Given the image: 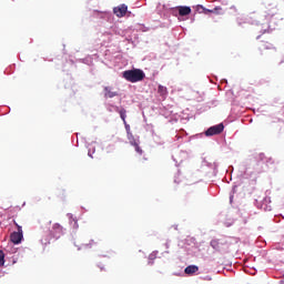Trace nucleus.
I'll use <instances>...</instances> for the list:
<instances>
[{
    "label": "nucleus",
    "mask_w": 284,
    "mask_h": 284,
    "mask_svg": "<svg viewBox=\"0 0 284 284\" xmlns=\"http://www.w3.org/2000/svg\"><path fill=\"white\" fill-rule=\"evenodd\" d=\"M223 130H225V126L223 125V123L213 125L205 131V136H214L216 134H221Z\"/></svg>",
    "instance_id": "nucleus-5"
},
{
    "label": "nucleus",
    "mask_w": 284,
    "mask_h": 284,
    "mask_svg": "<svg viewBox=\"0 0 284 284\" xmlns=\"http://www.w3.org/2000/svg\"><path fill=\"white\" fill-rule=\"evenodd\" d=\"M6 264V254L3 253V251H0V265H4Z\"/></svg>",
    "instance_id": "nucleus-19"
},
{
    "label": "nucleus",
    "mask_w": 284,
    "mask_h": 284,
    "mask_svg": "<svg viewBox=\"0 0 284 284\" xmlns=\"http://www.w3.org/2000/svg\"><path fill=\"white\" fill-rule=\"evenodd\" d=\"M180 17H187V14L192 13V9L190 7H178Z\"/></svg>",
    "instance_id": "nucleus-10"
},
{
    "label": "nucleus",
    "mask_w": 284,
    "mask_h": 284,
    "mask_svg": "<svg viewBox=\"0 0 284 284\" xmlns=\"http://www.w3.org/2000/svg\"><path fill=\"white\" fill-rule=\"evenodd\" d=\"M63 236V226L59 223H54L52 229L44 232L41 237L42 245H50L51 241H59Z\"/></svg>",
    "instance_id": "nucleus-1"
},
{
    "label": "nucleus",
    "mask_w": 284,
    "mask_h": 284,
    "mask_svg": "<svg viewBox=\"0 0 284 284\" xmlns=\"http://www.w3.org/2000/svg\"><path fill=\"white\" fill-rule=\"evenodd\" d=\"M221 10H223V8L221 7H215L213 9H204V13H213V14H221Z\"/></svg>",
    "instance_id": "nucleus-12"
},
{
    "label": "nucleus",
    "mask_w": 284,
    "mask_h": 284,
    "mask_svg": "<svg viewBox=\"0 0 284 284\" xmlns=\"http://www.w3.org/2000/svg\"><path fill=\"white\" fill-rule=\"evenodd\" d=\"M104 97L105 99H114V97H119V92L113 91L111 87H104Z\"/></svg>",
    "instance_id": "nucleus-9"
},
{
    "label": "nucleus",
    "mask_w": 284,
    "mask_h": 284,
    "mask_svg": "<svg viewBox=\"0 0 284 284\" xmlns=\"http://www.w3.org/2000/svg\"><path fill=\"white\" fill-rule=\"evenodd\" d=\"M210 245L215 250V252H221L223 246L227 245V240L225 237L213 239L211 240Z\"/></svg>",
    "instance_id": "nucleus-4"
},
{
    "label": "nucleus",
    "mask_w": 284,
    "mask_h": 284,
    "mask_svg": "<svg viewBox=\"0 0 284 284\" xmlns=\"http://www.w3.org/2000/svg\"><path fill=\"white\" fill-rule=\"evenodd\" d=\"M68 196V194L65 193V190L60 189L58 191V199H60V201H65V197Z\"/></svg>",
    "instance_id": "nucleus-14"
},
{
    "label": "nucleus",
    "mask_w": 284,
    "mask_h": 284,
    "mask_svg": "<svg viewBox=\"0 0 284 284\" xmlns=\"http://www.w3.org/2000/svg\"><path fill=\"white\" fill-rule=\"evenodd\" d=\"M14 225L18 227V231L11 233L10 241L13 243V245H19V243L23 241V229L21 225H18L17 222H14Z\"/></svg>",
    "instance_id": "nucleus-3"
},
{
    "label": "nucleus",
    "mask_w": 284,
    "mask_h": 284,
    "mask_svg": "<svg viewBox=\"0 0 284 284\" xmlns=\"http://www.w3.org/2000/svg\"><path fill=\"white\" fill-rule=\"evenodd\" d=\"M128 139H129L131 145H132V143H136L134 135L130 131H128Z\"/></svg>",
    "instance_id": "nucleus-18"
},
{
    "label": "nucleus",
    "mask_w": 284,
    "mask_h": 284,
    "mask_svg": "<svg viewBox=\"0 0 284 284\" xmlns=\"http://www.w3.org/2000/svg\"><path fill=\"white\" fill-rule=\"evenodd\" d=\"M98 267L100 268V272H105V265L102 263L98 264Z\"/></svg>",
    "instance_id": "nucleus-20"
},
{
    "label": "nucleus",
    "mask_w": 284,
    "mask_h": 284,
    "mask_svg": "<svg viewBox=\"0 0 284 284\" xmlns=\"http://www.w3.org/2000/svg\"><path fill=\"white\" fill-rule=\"evenodd\" d=\"M251 23H254V21H251Z\"/></svg>",
    "instance_id": "nucleus-23"
},
{
    "label": "nucleus",
    "mask_w": 284,
    "mask_h": 284,
    "mask_svg": "<svg viewBox=\"0 0 284 284\" xmlns=\"http://www.w3.org/2000/svg\"><path fill=\"white\" fill-rule=\"evenodd\" d=\"M264 12L265 14H267V17H276V14H278V9L276 8V4L274 3H270V2H266L264 4Z\"/></svg>",
    "instance_id": "nucleus-6"
},
{
    "label": "nucleus",
    "mask_w": 284,
    "mask_h": 284,
    "mask_svg": "<svg viewBox=\"0 0 284 284\" xmlns=\"http://www.w3.org/2000/svg\"><path fill=\"white\" fill-rule=\"evenodd\" d=\"M123 79L129 81V83H139L145 79V72L141 69L126 70L122 73Z\"/></svg>",
    "instance_id": "nucleus-2"
},
{
    "label": "nucleus",
    "mask_w": 284,
    "mask_h": 284,
    "mask_svg": "<svg viewBox=\"0 0 284 284\" xmlns=\"http://www.w3.org/2000/svg\"><path fill=\"white\" fill-rule=\"evenodd\" d=\"M113 12L116 17H119L121 19V17H125V14H128V6L120 4L119 7H115L113 9Z\"/></svg>",
    "instance_id": "nucleus-7"
},
{
    "label": "nucleus",
    "mask_w": 284,
    "mask_h": 284,
    "mask_svg": "<svg viewBox=\"0 0 284 284\" xmlns=\"http://www.w3.org/2000/svg\"><path fill=\"white\" fill-rule=\"evenodd\" d=\"M248 19H254V13H251Z\"/></svg>",
    "instance_id": "nucleus-21"
},
{
    "label": "nucleus",
    "mask_w": 284,
    "mask_h": 284,
    "mask_svg": "<svg viewBox=\"0 0 284 284\" xmlns=\"http://www.w3.org/2000/svg\"><path fill=\"white\" fill-rule=\"evenodd\" d=\"M133 148L135 149V152L138 154H143V149H141V146H139L138 142H132Z\"/></svg>",
    "instance_id": "nucleus-15"
},
{
    "label": "nucleus",
    "mask_w": 284,
    "mask_h": 284,
    "mask_svg": "<svg viewBox=\"0 0 284 284\" xmlns=\"http://www.w3.org/2000/svg\"><path fill=\"white\" fill-rule=\"evenodd\" d=\"M236 193V186H233V194Z\"/></svg>",
    "instance_id": "nucleus-22"
},
{
    "label": "nucleus",
    "mask_w": 284,
    "mask_h": 284,
    "mask_svg": "<svg viewBox=\"0 0 284 284\" xmlns=\"http://www.w3.org/2000/svg\"><path fill=\"white\" fill-rule=\"evenodd\" d=\"M158 93L160 94V97H163V98L168 97V88L160 84L158 87Z\"/></svg>",
    "instance_id": "nucleus-13"
},
{
    "label": "nucleus",
    "mask_w": 284,
    "mask_h": 284,
    "mask_svg": "<svg viewBox=\"0 0 284 284\" xmlns=\"http://www.w3.org/2000/svg\"><path fill=\"white\" fill-rule=\"evenodd\" d=\"M199 272V266L196 265H189L184 270V274H187L189 276H192V274H196Z\"/></svg>",
    "instance_id": "nucleus-11"
},
{
    "label": "nucleus",
    "mask_w": 284,
    "mask_h": 284,
    "mask_svg": "<svg viewBox=\"0 0 284 284\" xmlns=\"http://www.w3.org/2000/svg\"><path fill=\"white\" fill-rule=\"evenodd\" d=\"M126 112H128V111H125V109H120V110H119V114H120V116H121V119H122V121H123L124 123H125Z\"/></svg>",
    "instance_id": "nucleus-16"
},
{
    "label": "nucleus",
    "mask_w": 284,
    "mask_h": 284,
    "mask_svg": "<svg viewBox=\"0 0 284 284\" xmlns=\"http://www.w3.org/2000/svg\"><path fill=\"white\" fill-rule=\"evenodd\" d=\"M265 50H276V48H274V44H272L270 42L262 41L258 44L260 54L261 55L265 54Z\"/></svg>",
    "instance_id": "nucleus-8"
},
{
    "label": "nucleus",
    "mask_w": 284,
    "mask_h": 284,
    "mask_svg": "<svg viewBox=\"0 0 284 284\" xmlns=\"http://www.w3.org/2000/svg\"><path fill=\"white\" fill-rule=\"evenodd\" d=\"M154 258H156V253H151L149 255V265H154Z\"/></svg>",
    "instance_id": "nucleus-17"
}]
</instances>
